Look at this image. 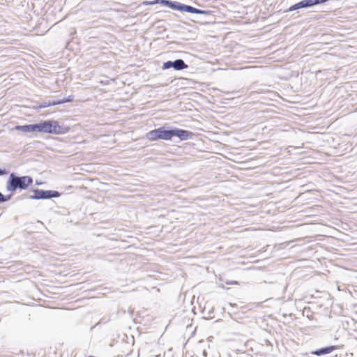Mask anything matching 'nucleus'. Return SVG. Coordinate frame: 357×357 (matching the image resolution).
I'll use <instances>...</instances> for the list:
<instances>
[{
  "label": "nucleus",
  "instance_id": "17",
  "mask_svg": "<svg viewBox=\"0 0 357 357\" xmlns=\"http://www.w3.org/2000/svg\"><path fill=\"white\" fill-rule=\"evenodd\" d=\"M203 355H204V356H206V351H203Z\"/></svg>",
  "mask_w": 357,
  "mask_h": 357
},
{
  "label": "nucleus",
  "instance_id": "4",
  "mask_svg": "<svg viewBox=\"0 0 357 357\" xmlns=\"http://www.w3.org/2000/svg\"><path fill=\"white\" fill-rule=\"evenodd\" d=\"M169 8L176 10L195 14L210 15L211 13V10L198 9L190 5L183 4L178 1H171Z\"/></svg>",
  "mask_w": 357,
  "mask_h": 357
},
{
  "label": "nucleus",
  "instance_id": "5",
  "mask_svg": "<svg viewBox=\"0 0 357 357\" xmlns=\"http://www.w3.org/2000/svg\"><path fill=\"white\" fill-rule=\"evenodd\" d=\"M33 195L29 197L30 199H47L56 198L60 196V193L56 190H45L42 189H33Z\"/></svg>",
  "mask_w": 357,
  "mask_h": 357
},
{
  "label": "nucleus",
  "instance_id": "8",
  "mask_svg": "<svg viewBox=\"0 0 357 357\" xmlns=\"http://www.w3.org/2000/svg\"><path fill=\"white\" fill-rule=\"evenodd\" d=\"M337 349L336 346H329L320 348L312 352V354L320 356L333 352Z\"/></svg>",
  "mask_w": 357,
  "mask_h": 357
},
{
  "label": "nucleus",
  "instance_id": "2",
  "mask_svg": "<svg viewBox=\"0 0 357 357\" xmlns=\"http://www.w3.org/2000/svg\"><path fill=\"white\" fill-rule=\"evenodd\" d=\"M68 128L61 126L54 120L43 121L39 123V132L63 135L68 132Z\"/></svg>",
  "mask_w": 357,
  "mask_h": 357
},
{
  "label": "nucleus",
  "instance_id": "6",
  "mask_svg": "<svg viewBox=\"0 0 357 357\" xmlns=\"http://www.w3.org/2000/svg\"><path fill=\"white\" fill-rule=\"evenodd\" d=\"M188 67V65L181 59H176L174 61H168L165 62L162 65V69L164 70L173 68L176 70H181L186 69Z\"/></svg>",
  "mask_w": 357,
  "mask_h": 357
},
{
  "label": "nucleus",
  "instance_id": "1",
  "mask_svg": "<svg viewBox=\"0 0 357 357\" xmlns=\"http://www.w3.org/2000/svg\"><path fill=\"white\" fill-rule=\"evenodd\" d=\"M33 182L32 177L29 176H18L15 173H11L6 181V188L8 192H14L17 190H24L31 185Z\"/></svg>",
  "mask_w": 357,
  "mask_h": 357
},
{
  "label": "nucleus",
  "instance_id": "12",
  "mask_svg": "<svg viewBox=\"0 0 357 357\" xmlns=\"http://www.w3.org/2000/svg\"><path fill=\"white\" fill-rule=\"evenodd\" d=\"M73 99H74V96L73 95H71V96H69L68 97H67L66 98L58 100L57 103H58V105H61V104H63L66 102H72L73 100Z\"/></svg>",
  "mask_w": 357,
  "mask_h": 357
},
{
  "label": "nucleus",
  "instance_id": "13",
  "mask_svg": "<svg viewBox=\"0 0 357 357\" xmlns=\"http://www.w3.org/2000/svg\"><path fill=\"white\" fill-rule=\"evenodd\" d=\"M29 126H30V132H39V123H35V124H29Z\"/></svg>",
  "mask_w": 357,
  "mask_h": 357
},
{
  "label": "nucleus",
  "instance_id": "9",
  "mask_svg": "<svg viewBox=\"0 0 357 357\" xmlns=\"http://www.w3.org/2000/svg\"><path fill=\"white\" fill-rule=\"evenodd\" d=\"M58 105L57 100H54V101H50V100L46 101L45 100V101L41 102L38 106V109H42V108L47 107L49 106H53V105Z\"/></svg>",
  "mask_w": 357,
  "mask_h": 357
},
{
  "label": "nucleus",
  "instance_id": "3",
  "mask_svg": "<svg viewBox=\"0 0 357 357\" xmlns=\"http://www.w3.org/2000/svg\"><path fill=\"white\" fill-rule=\"evenodd\" d=\"M146 138L151 141L158 139L169 140L172 138V129L160 127L146 133Z\"/></svg>",
  "mask_w": 357,
  "mask_h": 357
},
{
  "label": "nucleus",
  "instance_id": "16",
  "mask_svg": "<svg viewBox=\"0 0 357 357\" xmlns=\"http://www.w3.org/2000/svg\"><path fill=\"white\" fill-rule=\"evenodd\" d=\"M213 308H211V309L208 311V312L207 313V314H208V316H210V315H211V313H213Z\"/></svg>",
  "mask_w": 357,
  "mask_h": 357
},
{
  "label": "nucleus",
  "instance_id": "11",
  "mask_svg": "<svg viewBox=\"0 0 357 357\" xmlns=\"http://www.w3.org/2000/svg\"><path fill=\"white\" fill-rule=\"evenodd\" d=\"M170 1H171L170 0H155V1H151L150 3V4L160 3V4H162L163 6L169 7Z\"/></svg>",
  "mask_w": 357,
  "mask_h": 357
},
{
  "label": "nucleus",
  "instance_id": "15",
  "mask_svg": "<svg viewBox=\"0 0 357 357\" xmlns=\"http://www.w3.org/2000/svg\"><path fill=\"white\" fill-rule=\"evenodd\" d=\"M8 172L5 169L0 168V176L7 174Z\"/></svg>",
  "mask_w": 357,
  "mask_h": 357
},
{
  "label": "nucleus",
  "instance_id": "14",
  "mask_svg": "<svg viewBox=\"0 0 357 357\" xmlns=\"http://www.w3.org/2000/svg\"><path fill=\"white\" fill-rule=\"evenodd\" d=\"M11 197H12L11 195H4L2 194L1 200H0V203H3V202H6L10 200L11 199Z\"/></svg>",
  "mask_w": 357,
  "mask_h": 357
},
{
  "label": "nucleus",
  "instance_id": "18",
  "mask_svg": "<svg viewBox=\"0 0 357 357\" xmlns=\"http://www.w3.org/2000/svg\"><path fill=\"white\" fill-rule=\"evenodd\" d=\"M259 93H263L264 91L261 90V91H259Z\"/></svg>",
  "mask_w": 357,
  "mask_h": 357
},
{
  "label": "nucleus",
  "instance_id": "10",
  "mask_svg": "<svg viewBox=\"0 0 357 357\" xmlns=\"http://www.w3.org/2000/svg\"><path fill=\"white\" fill-rule=\"evenodd\" d=\"M30 126L28 125H24V126H16L15 129L23 132H30Z\"/></svg>",
  "mask_w": 357,
  "mask_h": 357
},
{
  "label": "nucleus",
  "instance_id": "7",
  "mask_svg": "<svg viewBox=\"0 0 357 357\" xmlns=\"http://www.w3.org/2000/svg\"><path fill=\"white\" fill-rule=\"evenodd\" d=\"M193 136V133L190 131L179 129V128H174L172 129V137H178L181 140H187Z\"/></svg>",
  "mask_w": 357,
  "mask_h": 357
}]
</instances>
